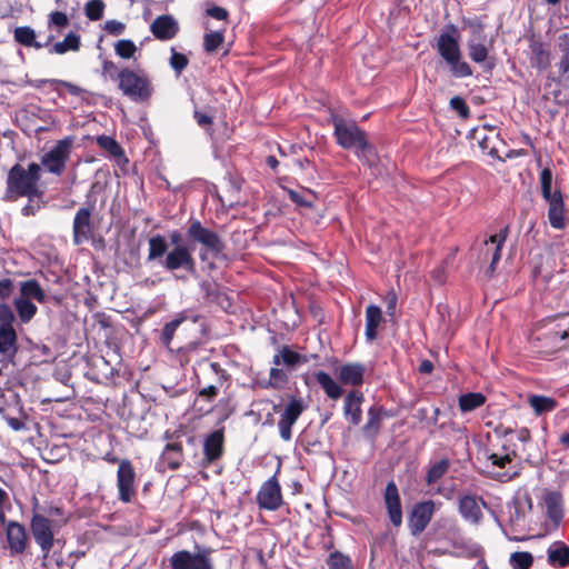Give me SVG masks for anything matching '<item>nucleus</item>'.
<instances>
[{
	"label": "nucleus",
	"mask_w": 569,
	"mask_h": 569,
	"mask_svg": "<svg viewBox=\"0 0 569 569\" xmlns=\"http://www.w3.org/2000/svg\"><path fill=\"white\" fill-rule=\"evenodd\" d=\"M530 62L538 70H546L550 66V53L540 41H532L530 44Z\"/></svg>",
	"instance_id": "obj_30"
},
{
	"label": "nucleus",
	"mask_w": 569,
	"mask_h": 569,
	"mask_svg": "<svg viewBox=\"0 0 569 569\" xmlns=\"http://www.w3.org/2000/svg\"><path fill=\"white\" fill-rule=\"evenodd\" d=\"M187 319V316L183 315V313H180L172 321L168 322L164 325L163 329H162V333H161V342L166 346V347H169L172 339H173V336H174V332L176 330L178 329V327Z\"/></svg>",
	"instance_id": "obj_43"
},
{
	"label": "nucleus",
	"mask_w": 569,
	"mask_h": 569,
	"mask_svg": "<svg viewBox=\"0 0 569 569\" xmlns=\"http://www.w3.org/2000/svg\"><path fill=\"white\" fill-rule=\"evenodd\" d=\"M8 548L12 556L24 552L28 545L26 528L17 521H8L6 527Z\"/></svg>",
	"instance_id": "obj_17"
},
{
	"label": "nucleus",
	"mask_w": 569,
	"mask_h": 569,
	"mask_svg": "<svg viewBox=\"0 0 569 569\" xmlns=\"http://www.w3.org/2000/svg\"><path fill=\"white\" fill-rule=\"evenodd\" d=\"M528 401L537 416L550 412L557 407V401L546 396L532 395Z\"/></svg>",
	"instance_id": "obj_33"
},
{
	"label": "nucleus",
	"mask_w": 569,
	"mask_h": 569,
	"mask_svg": "<svg viewBox=\"0 0 569 569\" xmlns=\"http://www.w3.org/2000/svg\"><path fill=\"white\" fill-rule=\"evenodd\" d=\"M477 139L482 152L487 153L492 159L503 160V153L506 157H509V153L505 152V142L493 129L487 130L483 128L477 133Z\"/></svg>",
	"instance_id": "obj_15"
},
{
	"label": "nucleus",
	"mask_w": 569,
	"mask_h": 569,
	"mask_svg": "<svg viewBox=\"0 0 569 569\" xmlns=\"http://www.w3.org/2000/svg\"><path fill=\"white\" fill-rule=\"evenodd\" d=\"M502 447L506 451L503 455L492 453L489 456L491 463L499 468H503L513 459V457H516V451L513 449H510L507 445H503Z\"/></svg>",
	"instance_id": "obj_49"
},
{
	"label": "nucleus",
	"mask_w": 569,
	"mask_h": 569,
	"mask_svg": "<svg viewBox=\"0 0 569 569\" xmlns=\"http://www.w3.org/2000/svg\"><path fill=\"white\" fill-rule=\"evenodd\" d=\"M257 502L260 508L274 511L282 505L281 487L276 476L268 479L257 493Z\"/></svg>",
	"instance_id": "obj_11"
},
{
	"label": "nucleus",
	"mask_w": 569,
	"mask_h": 569,
	"mask_svg": "<svg viewBox=\"0 0 569 569\" xmlns=\"http://www.w3.org/2000/svg\"><path fill=\"white\" fill-rule=\"evenodd\" d=\"M218 395V388L213 385H210L200 390L199 396L206 397L209 400H212Z\"/></svg>",
	"instance_id": "obj_64"
},
{
	"label": "nucleus",
	"mask_w": 569,
	"mask_h": 569,
	"mask_svg": "<svg viewBox=\"0 0 569 569\" xmlns=\"http://www.w3.org/2000/svg\"><path fill=\"white\" fill-rule=\"evenodd\" d=\"M450 107L456 110L462 118H467L469 116V107L461 97L451 98Z\"/></svg>",
	"instance_id": "obj_55"
},
{
	"label": "nucleus",
	"mask_w": 569,
	"mask_h": 569,
	"mask_svg": "<svg viewBox=\"0 0 569 569\" xmlns=\"http://www.w3.org/2000/svg\"><path fill=\"white\" fill-rule=\"evenodd\" d=\"M17 352V333L9 323L0 325V359H7Z\"/></svg>",
	"instance_id": "obj_24"
},
{
	"label": "nucleus",
	"mask_w": 569,
	"mask_h": 569,
	"mask_svg": "<svg viewBox=\"0 0 569 569\" xmlns=\"http://www.w3.org/2000/svg\"><path fill=\"white\" fill-rule=\"evenodd\" d=\"M315 379L330 399L337 400L342 396V388L329 373L318 371L315 373Z\"/></svg>",
	"instance_id": "obj_29"
},
{
	"label": "nucleus",
	"mask_w": 569,
	"mask_h": 569,
	"mask_svg": "<svg viewBox=\"0 0 569 569\" xmlns=\"http://www.w3.org/2000/svg\"><path fill=\"white\" fill-rule=\"evenodd\" d=\"M136 472L129 460H121L117 472V486L119 499L123 502H130L134 496Z\"/></svg>",
	"instance_id": "obj_13"
},
{
	"label": "nucleus",
	"mask_w": 569,
	"mask_h": 569,
	"mask_svg": "<svg viewBox=\"0 0 569 569\" xmlns=\"http://www.w3.org/2000/svg\"><path fill=\"white\" fill-rule=\"evenodd\" d=\"M508 237V228L502 229L498 234L491 236L485 241L486 251L485 254H491L490 270L493 271L496 264L501 258V248Z\"/></svg>",
	"instance_id": "obj_26"
},
{
	"label": "nucleus",
	"mask_w": 569,
	"mask_h": 569,
	"mask_svg": "<svg viewBox=\"0 0 569 569\" xmlns=\"http://www.w3.org/2000/svg\"><path fill=\"white\" fill-rule=\"evenodd\" d=\"M540 183H541V194L543 199H549L552 197L553 192L551 190L552 184V172L549 168H545L540 173Z\"/></svg>",
	"instance_id": "obj_51"
},
{
	"label": "nucleus",
	"mask_w": 569,
	"mask_h": 569,
	"mask_svg": "<svg viewBox=\"0 0 569 569\" xmlns=\"http://www.w3.org/2000/svg\"><path fill=\"white\" fill-rule=\"evenodd\" d=\"M383 500L391 523L395 527H400L402 525L401 499L395 481L391 480L387 483Z\"/></svg>",
	"instance_id": "obj_16"
},
{
	"label": "nucleus",
	"mask_w": 569,
	"mask_h": 569,
	"mask_svg": "<svg viewBox=\"0 0 569 569\" xmlns=\"http://www.w3.org/2000/svg\"><path fill=\"white\" fill-rule=\"evenodd\" d=\"M433 500H425L417 502L408 517V527L413 536L420 535L430 523L437 507H440Z\"/></svg>",
	"instance_id": "obj_8"
},
{
	"label": "nucleus",
	"mask_w": 569,
	"mask_h": 569,
	"mask_svg": "<svg viewBox=\"0 0 569 569\" xmlns=\"http://www.w3.org/2000/svg\"><path fill=\"white\" fill-rule=\"evenodd\" d=\"M486 401V397L480 392H469L459 398V408L462 412L472 411L481 407Z\"/></svg>",
	"instance_id": "obj_37"
},
{
	"label": "nucleus",
	"mask_w": 569,
	"mask_h": 569,
	"mask_svg": "<svg viewBox=\"0 0 569 569\" xmlns=\"http://www.w3.org/2000/svg\"><path fill=\"white\" fill-rule=\"evenodd\" d=\"M328 566L330 569H352L350 558L339 552L330 555Z\"/></svg>",
	"instance_id": "obj_50"
},
{
	"label": "nucleus",
	"mask_w": 569,
	"mask_h": 569,
	"mask_svg": "<svg viewBox=\"0 0 569 569\" xmlns=\"http://www.w3.org/2000/svg\"><path fill=\"white\" fill-rule=\"evenodd\" d=\"M19 297L29 301L36 300L39 303H44L47 300V295L44 290L34 279H29L20 282Z\"/></svg>",
	"instance_id": "obj_28"
},
{
	"label": "nucleus",
	"mask_w": 569,
	"mask_h": 569,
	"mask_svg": "<svg viewBox=\"0 0 569 569\" xmlns=\"http://www.w3.org/2000/svg\"><path fill=\"white\" fill-rule=\"evenodd\" d=\"M98 146L108 151L112 157H121L123 154V150L120 144L109 136H99L97 137Z\"/></svg>",
	"instance_id": "obj_46"
},
{
	"label": "nucleus",
	"mask_w": 569,
	"mask_h": 569,
	"mask_svg": "<svg viewBox=\"0 0 569 569\" xmlns=\"http://www.w3.org/2000/svg\"><path fill=\"white\" fill-rule=\"evenodd\" d=\"M14 316L10 307L3 302H0V321H2V323L11 325Z\"/></svg>",
	"instance_id": "obj_58"
},
{
	"label": "nucleus",
	"mask_w": 569,
	"mask_h": 569,
	"mask_svg": "<svg viewBox=\"0 0 569 569\" xmlns=\"http://www.w3.org/2000/svg\"><path fill=\"white\" fill-rule=\"evenodd\" d=\"M72 143L73 139L71 137L59 140L50 151L41 157V164L53 174H62L71 153Z\"/></svg>",
	"instance_id": "obj_7"
},
{
	"label": "nucleus",
	"mask_w": 569,
	"mask_h": 569,
	"mask_svg": "<svg viewBox=\"0 0 569 569\" xmlns=\"http://www.w3.org/2000/svg\"><path fill=\"white\" fill-rule=\"evenodd\" d=\"M14 40L26 47L40 49L42 46L36 42V32L30 27H18L14 29Z\"/></svg>",
	"instance_id": "obj_38"
},
{
	"label": "nucleus",
	"mask_w": 569,
	"mask_h": 569,
	"mask_svg": "<svg viewBox=\"0 0 569 569\" xmlns=\"http://www.w3.org/2000/svg\"><path fill=\"white\" fill-rule=\"evenodd\" d=\"M436 49L440 57L448 63L455 77L467 78L472 76L470 64L466 61H461L458 30L455 26H451V32L441 33L437 38Z\"/></svg>",
	"instance_id": "obj_4"
},
{
	"label": "nucleus",
	"mask_w": 569,
	"mask_h": 569,
	"mask_svg": "<svg viewBox=\"0 0 569 569\" xmlns=\"http://www.w3.org/2000/svg\"><path fill=\"white\" fill-rule=\"evenodd\" d=\"M207 14L217 20H226L228 17V11L222 7H211L207 9Z\"/></svg>",
	"instance_id": "obj_59"
},
{
	"label": "nucleus",
	"mask_w": 569,
	"mask_h": 569,
	"mask_svg": "<svg viewBox=\"0 0 569 569\" xmlns=\"http://www.w3.org/2000/svg\"><path fill=\"white\" fill-rule=\"evenodd\" d=\"M380 416L376 408H370L368 411V421L362 427V432L368 438H375L380 430Z\"/></svg>",
	"instance_id": "obj_40"
},
{
	"label": "nucleus",
	"mask_w": 569,
	"mask_h": 569,
	"mask_svg": "<svg viewBox=\"0 0 569 569\" xmlns=\"http://www.w3.org/2000/svg\"><path fill=\"white\" fill-rule=\"evenodd\" d=\"M548 203V219L552 228L563 229L565 223V203L559 190H555L552 197L545 199Z\"/></svg>",
	"instance_id": "obj_22"
},
{
	"label": "nucleus",
	"mask_w": 569,
	"mask_h": 569,
	"mask_svg": "<svg viewBox=\"0 0 569 569\" xmlns=\"http://www.w3.org/2000/svg\"><path fill=\"white\" fill-rule=\"evenodd\" d=\"M339 381L347 386H360L363 382L365 367L360 363H347L336 371Z\"/></svg>",
	"instance_id": "obj_23"
},
{
	"label": "nucleus",
	"mask_w": 569,
	"mask_h": 569,
	"mask_svg": "<svg viewBox=\"0 0 569 569\" xmlns=\"http://www.w3.org/2000/svg\"><path fill=\"white\" fill-rule=\"evenodd\" d=\"M106 30L113 36H119L124 30V24L117 20H110L106 22Z\"/></svg>",
	"instance_id": "obj_57"
},
{
	"label": "nucleus",
	"mask_w": 569,
	"mask_h": 569,
	"mask_svg": "<svg viewBox=\"0 0 569 569\" xmlns=\"http://www.w3.org/2000/svg\"><path fill=\"white\" fill-rule=\"evenodd\" d=\"M548 563L555 568L569 566V547L561 541L553 542L547 550Z\"/></svg>",
	"instance_id": "obj_27"
},
{
	"label": "nucleus",
	"mask_w": 569,
	"mask_h": 569,
	"mask_svg": "<svg viewBox=\"0 0 569 569\" xmlns=\"http://www.w3.org/2000/svg\"><path fill=\"white\" fill-rule=\"evenodd\" d=\"M72 230L74 244H81L82 242L89 240L92 232L90 209L80 208L77 211L73 219Z\"/></svg>",
	"instance_id": "obj_19"
},
{
	"label": "nucleus",
	"mask_w": 569,
	"mask_h": 569,
	"mask_svg": "<svg viewBox=\"0 0 569 569\" xmlns=\"http://www.w3.org/2000/svg\"><path fill=\"white\" fill-rule=\"evenodd\" d=\"M187 234L191 240L201 243L213 253H220L224 248L219 236L212 230L203 227L199 220L190 221Z\"/></svg>",
	"instance_id": "obj_9"
},
{
	"label": "nucleus",
	"mask_w": 569,
	"mask_h": 569,
	"mask_svg": "<svg viewBox=\"0 0 569 569\" xmlns=\"http://www.w3.org/2000/svg\"><path fill=\"white\" fill-rule=\"evenodd\" d=\"M50 21L59 28L67 27L69 23V19L67 17V14L64 12H60V11L52 12L50 14Z\"/></svg>",
	"instance_id": "obj_56"
},
{
	"label": "nucleus",
	"mask_w": 569,
	"mask_h": 569,
	"mask_svg": "<svg viewBox=\"0 0 569 569\" xmlns=\"http://www.w3.org/2000/svg\"><path fill=\"white\" fill-rule=\"evenodd\" d=\"M333 126L338 143L343 149L352 150L363 163L371 167L376 160V152L365 131L355 122L346 121L339 117L333 118Z\"/></svg>",
	"instance_id": "obj_2"
},
{
	"label": "nucleus",
	"mask_w": 569,
	"mask_h": 569,
	"mask_svg": "<svg viewBox=\"0 0 569 569\" xmlns=\"http://www.w3.org/2000/svg\"><path fill=\"white\" fill-rule=\"evenodd\" d=\"M137 50V46L131 40L122 39L114 44L116 53L122 59L132 58Z\"/></svg>",
	"instance_id": "obj_47"
},
{
	"label": "nucleus",
	"mask_w": 569,
	"mask_h": 569,
	"mask_svg": "<svg viewBox=\"0 0 569 569\" xmlns=\"http://www.w3.org/2000/svg\"><path fill=\"white\" fill-rule=\"evenodd\" d=\"M118 80L119 89L133 101H144L152 93L151 82L143 72L124 68L118 73Z\"/></svg>",
	"instance_id": "obj_5"
},
{
	"label": "nucleus",
	"mask_w": 569,
	"mask_h": 569,
	"mask_svg": "<svg viewBox=\"0 0 569 569\" xmlns=\"http://www.w3.org/2000/svg\"><path fill=\"white\" fill-rule=\"evenodd\" d=\"M450 462L448 459H441L433 463L427 471L426 483L428 486L436 483L449 470Z\"/></svg>",
	"instance_id": "obj_39"
},
{
	"label": "nucleus",
	"mask_w": 569,
	"mask_h": 569,
	"mask_svg": "<svg viewBox=\"0 0 569 569\" xmlns=\"http://www.w3.org/2000/svg\"><path fill=\"white\" fill-rule=\"evenodd\" d=\"M150 30L158 40L166 41L176 37L179 24L172 16L162 14L152 21Z\"/></svg>",
	"instance_id": "obj_20"
},
{
	"label": "nucleus",
	"mask_w": 569,
	"mask_h": 569,
	"mask_svg": "<svg viewBox=\"0 0 569 569\" xmlns=\"http://www.w3.org/2000/svg\"><path fill=\"white\" fill-rule=\"evenodd\" d=\"M12 291V281L10 279L0 280V298L4 299L10 296Z\"/></svg>",
	"instance_id": "obj_63"
},
{
	"label": "nucleus",
	"mask_w": 569,
	"mask_h": 569,
	"mask_svg": "<svg viewBox=\"0 0 569 569\" xmlns=\"http://www.w3.org/2000/svg\"><path fill=\"white\" fill-rule=\"evenodd\" d=\"M14 308L19 316V319L23 323H28L37 313V306L29 300L17 297L14 299Z\"/></svg>",
	"instance_id": "obj_36"
},
{
	"label": "nucleus",
	"mask_w": 569,
	"mask_h": 569,
	"mask_svg": "<svg viewBox=\"0 0 569 569\" xmlns=\"http://www.w3.org/2000/svg\"><path fill=\"white\" fill-rule=\"evenodd\" d=\"M161 457L171 470L178 469L182 463V446L178 442L168 443Z\"/></svg>",
	"instance_id": "obj_32"
},
{
	"label": "nucleus",
	"mask_w": 569,
	"mask_h": 569,
	"mask_svg": "<svg viewBox=\"0 0 569 569\" xmlns=\"http://www.w3.org/2000/svg\"><path fill=\"white\" fill-rule=\"evenodd\" d=\"M480 503L487 507V503L481 498L477 499L476 496L471 495L462 496L458 501V511L466 521L479 525L483 517Z\"/></svg>",
	"instance_id": "obj_18"
},
{
	"label": "nucleus",
	"mask_w": 569,
	"mask_h": 569,
	"mask_svg": "<svg viewBox=\"0 0 569 569\" xmlns=\"http://www.w3.org/2000/svg\"><path fill=\"white\" fill-rule=\"evenodd\" d=\"M545 502H546L548 517L551 520L558 522L562 518L560 497L552 492L548 493Z\"/></svg>",
	"instance_id": "obj_41"
},
{
	"label": "nucleus",
	"mask_w": 569,
	"mask_h": 569,
	"mask_svg": "<svg viewBox=\"0 0 569 569\" xmlns=\"http://www.w3.org/2000/svg\"><path fill=\"white\" fill-rule=\"evenodd\" d=\"M104 4L101 0H91L86 4V14L90 20H99L103 14Z\"/></svg>",
	"instance_id": "obj_52"
},
{
	"label": "nucleus",
	"mask_w": 569,
	"mask_h": 569,
	"mask_svg": "<svg viewBox=\"0 0 569 569\" xmlns=\"http://www.w3.org/2000/svg\"><path fill=\"white\" fill-rule=\"evenodd\" d=\"M30 528L36 542L43 552V557L47 558L53 546L51 520L40 513H34L31 519Z\"/></svg>",
	"instance_id": "obj_10"
},
{
	"label": "nucleus",
	"mask_w": 569,
	"mask_h": 569,
	"mask_svg": "<svg viewBox=\"0 0 569 569\" xmlns=\"http://www.w3.org/2000/svg\"><path fill=\"white\" fill-rule=\"evenodd\" d=\"M223 431L216 430L210 433L203 443V453L209 462L219 459L223 453Z\"/></svg>",
	"instance_id": "obj_25"
},
{
	"label": "nucleus",
	"mask_w": 569,
	"mask_h": 569,
	"mask_svg": "<svg viewBox=\"0 0 569 569\" xmlns=\"http://www.w3.org/2000/svg\"><path fill=\"white\" fill-rule=\"evenodd\" d=\"M28 203L22 208L23 216H34L41 208L44 207L43 191H37V194H27Z\"/></svg>",
	"instance_id": "obj_42"
},
{
	"label": "nucleus",
	"mask_w": 569,
	"mask_h": 569,
	"mask_svg": "<svg viewBox=\"0 0 569 569\" xmlns=\"http://www.w3.org/2000/svg\"><path fill=\"white\" fill-rule=\"evenodd\" d=\"M435 492L447 500H451L455 497V486H438Z\"/></svg>",
	"instance_id": "obj_61"
},
{
	"label": "nucleus",
	"mask_w": 569,
	"mask_h": 569,
	"mask_svg": "<svg viewBox=\"0 0 569 569\" xmlns=\"http://www.w3.org/2000/svg\"><path fill=\"white\" fill-rule=\"evenodd\" d=\"M382 321V312L378 306L370 305L366 309V337L373 340L377 337V328Z\"/></svg>",
	"instance_id": "obj_31"
},
{
	"label": "nucleus",
	"mask_w": 569,
	"mask_h": 569,
	"mask_svg": "<svg viewBox=\"0 0 569 569\" xmlns=\"http://www.w3.org/2000/svg\"><path fill=\"white\" fill-rule=\"evenodd\" d=\"M41 167L32 162L24 169L21 164H14L8 172L7 189L3 200L16 201L27 194H37L39 191L38 182L40 180Z\"/></svg>",
	"instance_id": "obj_3"
},
{
	"label": "nucleus",
	"mask_w": 569,
	"mask_h": 569,
	"mask_svg": "<svg viewBox=\"0 0 569 569\" xmlns=\"http://www.w3.org/2000/svg\"><path fill=\"white\" fill-rule=\"evenodd\" d=\"M305 410V405L301 399L292 398L289 403L286 406L279 421L278 428L280 432V437L284 441H289L292 437L291 428L301 416Z\"/></svg>",
	"instance_id": "obj_14"
},
{
	"label": "nucleus",
	"mask_w": 569,
	"mask_h": 569,
	"mask_svg": "<svg viewBox=\"0 0 569 569\" xmlns=\"http://www.w3.org/2000/svg\"><path fill=\"white\" fill-rule=\"evenodd\" d=\"M270 380L271 383L274 386L279 382H284L287 380V375L281 369L272 368L270 370Z\"/></svg>",
	"instance_id": "obj_60"
},
{
	"label": "nucleus",
	"mask_w": 569,
	"mask_h": 569,
	"mask_svg": "<svg viewBox=\"0 0 569 569\" xmlns=\"http://www.w3.org/2000/svg\"><path fill=\"white\" fill-rule=\"evenodd\" d=\"M211 549L196 547V551L179 550L169 558L171 569H214Z\"/></svg>",
	"instance_id": "obj_6"
},
{
	"label": "nucleus",
	"mask_w": 569,
	"mask_h": 569,
	"mask_svg": "<svg viewBox=\"0 0 569 569\" xmlns=\"http://www.w3.org/2000/svg\"><path fill=\"white\" fill-rule=\"evenodd\" d=\"M301 359V356L295 351H291L288 348H283L282 351L279 355H276L273 357V363L280 365L284 363L287 366H295L297 365Z\"/></svg>",
	"instance_id": "obj_48"
},
{
	"label": "nucleus",
	"mask_w": 569,
	"mask_h": 569,
	"mask_svg": "<svg viewBox=\"0 0 569 569\" xmlns=\"http://www.w3.org/2000/svg\"><path fill=\"white\" fill-rule=\"evenodd\" d=\"M492 47V41L487 43L486 36L481 26L472 28V34L467 41V50L469 58L478 63L483 64L489 59V51Z\"/></svg>",
	"instance_id": "obj_12"
},
{
	"label": "nucleus",
	"mask_w": 569,
	"mask_h": 569,
	"mask_svg": "<svg viewBox=\"0 0 569 569\" xmlns=\"http://www.w3.org/2000/svg\"><path fill=\"white\" fill-rule=\"evenodd\" d=\"M148 261H157L167 271L183 270L193 273L196 260L193 248L183 241L179 230H172L168 239L162 234H156L148 240Z\"/></svg>",
	"instance_id": "obj_1"
},
{
	"label": "nucleus",
	"mask_w": 569,
	"mask_h": 569,
	"mask_svg": "<svg viewBox=\"0 0 569 569\" xmlns=\"http://www.w3.org/2000/svg\"><path fill=\"white\" fill-rule=\"evenodd\" d=\"M509 563L512 569H529L533 563V557L527 551H516L511 553Z\"/></svg>",
	"instance_id": "obj_44"
},
{
	"label": "nucleus",
	"mask_w": 569,
	"mask_h": 569,
	"mask_svg": "<svg viewBox=\"0 0 569 569\" xmlns=\"http://www.w3.org/2000/svg\"><path fill=\"white\" fill-rule=\"evenodd\" d=\"M289 196L293 202H296L300 206L312 207V204H313V194H311V193L306 194L305 192H298V191L291 190L289 192Z\"/></svg>",
	"instance_id": "obj_54"
},
{
	"label": "nucleus",
	"mask_w": 569,
	"mask_h": 569,
	"mask_svg": "<svg viewBox=\"0 0 569 569\" xmlns=\"http://www.w3.org/2000/svg\"><path fill=\"white\" fill-rule=\"evenodd\" d=\"M365 398L363 395L357 390L350 391L343 401L345 418L350 421L352 426H358L362 418L361 405Z\"/></svg>",
	"instance_id": "obj_21"
},
{
	"label": "nucleus",
	"mask_w": 569,
	"mask_h": 569,
	"mask_svg": "<svg viewBox=\"0 0 569 569\" xmlns=\"http://www.w3.org/2000/svg\"><path fill=\"white\" fill-rule=\"evenodd\" d=\"M170 66L177 73H180L188 66V59L184 54L172 49Z\"/></svg>",
	"instance_id": "obj_53"
},
{
	"label": "nucleus",
	"mask_w": 569,
	"mask_h": 569,
	"mask_svg": "<svg viewBox=\"0 0 569 569\" xmlns=\"http://www.w3.org/2000/svg\"><path fill=\"white\" fill-rule=\"evenodd\" d=\"M224 36L222 31H210L203 37V48L207 52H216L223 43Z\"/></svg>",
	"instance_id": "obj_45"
},
{
	"label": "nucleus",
	"mask_w": 569,
	"mask_h": 569,
	"mask_svg": "<svg viewBox=\"0 0 569 569\" xmlns=\"http://www.w3.org/2000/svg\"><path fill=\"white\" fill-rule=\"evenodd\" d=\"M386 303H387V313L390 316H393L397 305V295L393 291H390L386 296Z\"/></svg>",
	"instance_id": "obj_62"
},
{
	"label": "nucleus",
	"mask_w": 569,
	"mask_h": 569,
	"mask_svg": "<svg viewBox=\"0 0 569 569\" xmlns=\"http://www.w3.org/2000/svg\"><path fill=\"white\" fill-rule=\"evenodd\" d=\"M557 47L561 52V58L558 63L561 74L569 72V32H563L557 38Z\"/></svg>",
	"instance_id": "obj_34"
},
{
	"label": "nucleus",
	"mask_w": 569,
	"mask_h": 569,
	"mask_svg": "<svg viewBox=\"0 0 569 569\" xmlns=\"http://www.w3.org/2000/svg\"><path fill=\"white\" fill-rule=\"evenodd\" d=\"M80 48V37L74 32H70L66 38L57 42L50 49L51 53L63 54L67 51H78Z\"/></svg>",
	"instance_id": "obj_35"
}]
</instances>
